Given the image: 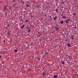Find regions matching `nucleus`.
Masks as SVG:
<instances>
[{"mask_svg":"<svg viewBox=\"0 0 78 78\" xmlns=\"http://www.w3.org/2000/svg\"><path fill=\"white\" fill-rule=\"evenodd\" d=\"M28 51H27V52H28Z\"/></svg>","mask_w":78,"mask_h":78,"instance_id":"obj_44","label":"nucleus"},{"mask_svg":"<svg viewBox=\"0 0 78 78\" xmlns=\"http://www.w3.org/2000/svg\"><path fill=\"white\" fill-rule=\"evenodd\" d=\"M9 9H11V7H10Z\"/></svg>","mask_w":78,"mask_h":78,"instance_id":"obj_26","label":"nucleus"},{"mask_svg":"<svg viewBox=\"0 0 78 78\" xmlns=\"http://www.w3.org/2000/svg\"><path fill=\"white\" fill-rule=\"evenodd\" d=\"M15 0H13V2H14V1H15Z\"/></svg>","mask_w":78,"mask_h":78,"instance_id":"obj_38","label":"nucleus"},{"mask_svg":"<svg viewBox=\"0 0 78 78\" xmlns=\"http://www.w3.org/2000/svg\"><path fill=\"white\" fill-rule=\"evenodd\" d=\"M30 29L29 28V30L28 31L27 33H30Z\"/></svg>","mask_w":78,"mask_h":78,"instance_id":"obj_9","label":"nucleus"},{"mask_svg":"<svg viewBox=\"0 0 78 78\" xmlns=\"http://www.w3.org/2000/svg\"><path fill=\"white\" fill-rule=\"evenodd\" d=\"M76 76H78V75L76 74Z\"/></svg>","mask_w":78,"mask_h":78,"instance_id":"obj_23","label":"nucleus"},{"mask_svg":"<svg viewBox=\"0 0 78 78\" xmlns=\"http://www.w3.org/2000/svg\"><path fill=\"white\" fill-rule=\"evenodd\" d=\"M9 25H7V27H9Z\"/></svg>","mask_w":78,"mask_h":78,"instance_id":"obj_28","label":"nucleus"},{"mask_svg":"<svg viewBox=\"0 0 78 78\" xmlns=\"http://www.w3.org/2000/svg\"><path fill=\"white\" fill-rule=\"evenodd\" d=\"M59 28L58 27H57L55 29V30H56L57 31H59Z\"/></svg>","mask_w":78,"mask_h":78,"instance_id":"obj_2","label":"nucleus"},{"mask_svg":"<svg viewBox=\"0 0 78 78\" xmlns=\"http://www.w3.org/2000/svg\"><path fill=\"white\" fill-rule=\"evenodd\" d=\"M62 8H63V6H62Z\"/></svg>","mask_w":78,"mask_h":78,"instance_id":"obj_34","label":"nucleus"},{"mask_svg":"<svg viewBox=\"0 0 78 78\" xmlns=\"http://www.w3.org/2000/svg\"><path fill=\"white\" fill-rule=\"evenodd\" d=\"M55 11H56V12H58V9H55Z\"/></svg>","mask_w":78,"mask_h":78,"instance_id":"obj_14","label":"nucleus"},{"mask_svg":"<svg viewBox=\"0 0 78 78\" xmlns=\"http://www.w3.org/2000/svg\"><path fill=\"white\" fill-rule=\"evenodd\" d=\"M5 10H7V8H6V7H5Z\"/></svg>","mask_w":78,"mask_h":78,"instance_id":"obj_24","label":"nucleus"},{"mask_svg":"<svg viewBox=\"0 0 78 78\" xmlns=\"http://www.w3.org/2000/svg\"><path fill=\"white\" fill-rule=\"evenodd\" d=\"M56 41H57V42H59V39H57Z\"/></svg>","mask_w":78,"mask_h":78,"instance_id":"obj_15","label":"nucleus"},{"mask_svg":"<svg viewBox=\"0 0 78 78\" xmlns=\"http://www.w3.org/2000/svg\"><path fill=\"white\" fill-rule=\"evenodd\" d=\"M15 52H16V53L17 52V49L15 50Z\"/></svg>","mask_w":78,"mask_h":78,"instance_id":"obj_13","label":"nucleus"},{"mask_svg":"<svg viewBox=\"0 0 78 78\" xmlns=\"http://www.w3.org/2000/svg\"><path fill=\"white\" fill-rule=\"evenodd\" d=\"M43 76H44V74H43Z\"/></svg>","mask_w":78,"mask_h":78,"instance_id":"obj_29","label":"nucleus"},{"mask_svg":"<svg viewBox=\"0 0 78 78\" xmlns=\"http://www.w3.org/2000/svg\"><path fill=\"white\" fill-rule=\"evenodd\" d=\"M70 19L66 20V23H69V22H70Z\"/></svg>","mask_w":78,"mask_h":78,"instance_id":"obj_1","label":"nucleus"},{"mask_svg":"<svg viewBox=\"0 0 78 78\" xmlns=\"http://www.w3.org/2000/svg\"><path fill=\"white\" fill-rule=\"evenodd\" d=\"M73 16H76V14L74 13L73 14Z\"/></svg>","mask_w":78,"mask_h":78,"instance_id":"obj_19","label":"nucleus"},{"mask_svg":"<svg viewBox=\"0 0 78 78\" xmlns=\"http://www.w3.org/2000/svg\"><path fill=\"white\" fill-rule=\"evenodd\" d=\"M25 11L23 12V13H25Z\"/></svg>","mask_w":78,"mask_h":78,"instance_id":"obj_32","label":"nucleus"},{"mask_svg":"<svg viewBox=\"0 0 78 78\" xmlns=\"http://www.w3.org/2000/svg\"><path fill=\"white\" fill-rule=\"evenodd\" d=\"M31 17H33V16H31Z\"/></svg>","mask_w":78,"mask_h":78,"instance_id":"obj_30","label":"nucleus"},{"mask_svg":"<svg viewBox=\"0 0 78 78\" xmlns=\"http://www.w3.org/2000/svg\"><path fill=\"white\" fill-rule=\"evenodd\" d=\"M28 22V20H26V22Z\"/></svg>","mask_w":78,"mask_h":78,"instance_id":"obj_22","label":"nucleus"},{"mask_svg":"<svg viewBox=\"0 0 78 78\" xmlns=\"http://www.w3.org/2000/svg\"><path fill=\"white\" fill-rule=\"evenodd\" d=\"M72 26V25H70V27H71Z\"/></svg>","mask_w":78,"mask_h":78,"instance_id":"obj_35","label":"nucleus"},{"mask_svg":"<svg viewBox=\"0 0 78 78\" xmlns=\"http://www.w3.org/2000/svg\"><path fill=\"white\" fill-rule=\"evenodd\" d=\"M54 78H56L58 77V75H54Z\"/></svg>","mask_w":78,"mask_h":78,"instance_id":"obj_3","label":"nucleus"},{"mask_svg":"<svg viewBox=\"0 0 78 78\" xmlns=\"http://www.w3.org/2000/svg\"><path fill=\"white\" fill-rule=\"evenodd\" d=\"M7 11L8 10V9H7Z\"/></svg>","mask_w":78,"mask_h":78,"instance_id":"obj_47","label":"nucleus"},{"mask_svg":"<svg viewBox=\"0 0 78 78\" xmlns=\"http://www.w3.org/2000/svg\"><path fill=\"white\" fill-rule=\"evenodd\" d=\"M8 31H9V29H8Z\"/></svg>","mask_w":78,"mask_h":78,"instance_id":"obj_39","label":"nucleus"},{"mask_svg":"<svg viewBox=\"0 0 78 78\" xmlns=\"http://www.w3.org/2000/svg\"><path fill=\"white\" fill-rule=\"evenodd\" d=\"M68 41V40L67 39L66 40V41Z\"/></svg>","mask_w":78,"mask_h":78,"instance_id":"obj_40","label":"nucleus"},{"mask_svg":"<svg viewBox=\"0 0 78 78\" xmlns=\"http://www.w3.org/2000/svg\"><path fill=\"white\" fill-rule=\"evenodd\" d=\"M64 16V14H62L61 15V16Z\"/></svg>","mask_w":78,"mask_h":78,"instance_id":"obj_21","label":"nucleus"},{"mask_svg":"<svg viewBox=\"0 0 78 78\" xmlns=\"http://www.w3.org/2000/svg\"><path fill=\"white\" fill-rule=\"evenodd\" d=\"M24 27H25V25H23L22 27H21V29H23V28Z\"/></svg>","mask_w":78,"mask_h":78,"instance_id":"obj_6","label":"nucleus"},{"mask_svg":"<svg viewBox=\"0 0 78 78\" xmlns=\"http://www.w3.org/2000/svg\"><path fill=\"white\" fill-rule=\"evenodd\" d=\"M61 62L62 64H65V62L64 61H62Z\"/></svg>","mask_w":78,"mask_h":78,"instance_id":"obj_8","label":"nucleus"},{"mask_svg":"<svg viewBox=\"0 0 78 78\" xmlns=\"http://www.w3.org/2000/svg\"><path fill=\"white\" fill-rule=\"evenodd\" d=\"M60 23H61V24H63V23H64V21H60Z\"/></svg>","mask_w":78,"mask_h":78,"instance_id":"obj_4","label":"nucleus"},{"mask_svg":"<svg viewBox=\"0 0 78 78\" xmlns=\"http://www.w3.org/2000/svg\"><path fill=\"white\" fill-rule=\"evenodd\" d=\"M57 18V17L56 16H55L54 18V20H56Z\"/></svg>","mask_w":78,"mask_h":78,"instance_id":"obj_5","label":"nucleus"},{"mask_svg":"<svg viewBox=\"0 0 78 78\" xmlns=\"http://www.w3.org/2000/svg\"><path fill=\"white\" fill-rule=\"evenodd\" d=\"M62 14H63V12H62Z\"/></svg>","mask_w":78,"mask_h":78,"instance_id":"obj_43","label":"nucleus"},{"mask_svg":"<svg viewBox=\"0 0 78 78\" xmlns=\"http://www.w3.org/2000/svg\"><path fill=\"white\" fill-rule=\"evenodd\" d=\"M1 57H2V56L0 55V58H1Z\"/></svg>","mask_w":78,"mask_h":78,"instance_id":"obj_27","label":"nucleus"},{"mask_svg":"<svg viewBox=\"0 0 78 78\" xmlns=\"http://www.w3.org/2000/svg\"><path fill=\"white\" fill-rule=\"evenodd\" d=\"M10 33H11L10 31H9V32H8V34H10Z\"/></svg>","mask_w":78,"mask_h":78,"instance_id":"obj_17","label":"nucleus"},{"mask_svg":"<svg viewBox=\"0 0 78 78\" xmlns=\"http://www.w3.org/2000/svg\"><path fill=\"white\" fill-rule=\"evenodd\" d=\"M62 18H63V19H66V16H62Z\"/></svg>","mask_w":78,"mask_h":78,"instance_id":"obj_12","label":"nucleus"},{"mask_svg":"<svg viewBox=\"0 0 78 78\" xmlns=\"http://www.w3.org/2000/svg\"><path fill=\"white\" fill-rule=\"evenodd\" d=\"M38 34H39V32H38Z\"/></svg>","mask_w":78,"mask_h":78,"instance_id":"obj_37","label":"nucleus"},{"mask_svg":"<svg viewBox=\"0 0 78 78\" xmlns=\"http://www.w3.org/2000/svg\"><path fill=\"white\" fill-rule=\"evenodd\" d=\"M43 70H41V72H42H42H43Z\"/></svg>","mask_w":78,"mask_h":78,"instance_id":"obj_36","label":"nucleus"},{"mask_svg":"<svg viewBox=\"0 0 78 78\" xmlns=\"http://www.w3.org/2000/svg\"><path fill=\"white\" fill-rule=\"evenodd\" d=\"M71 22H72V20H71Z\"/></svg>","mask_w":78,"mask_h":78,"instance_id":"obj_42","label":"nucleus"},{"mask_svg":"<svg viewBox=\"0 0 78 78\" xmlns=\"http://www.w3.org/2000/svg\"><path fill=\"white\" fill-rule=\"evenodd\" d=\"M49 17H50V19H51V16H49Z\"/></svg>","mask_w":78,"mask_h":78,"instance_id":"obj_25","label":"nucleus"},{"mask_svg":"<svg viewBox=\"0 0 78 78\" xmlns=\"http://www.w3.org/2000/svg\"><path fill=\"white\" fill-rule=\"evenodd\" d=\"M72 39H73V38H72Z\"/></svg>","mask_w":78,"mask_h":78,"instance_id":"obj_48","label":"nucleus"},{"mask_svg":"<svg viewBox=\"0 0 78 78\" xmlns=\"http://www.w3.org/2000/svg\"><path fill=\"white\" fill-rule=\"evenodd\" d=\"M46 23H47V22H46Z\"/></svg>","mask_w":78,"mask_h":78,"instance_id":"obj_46","label":"nucleus"},{"mask_svg":"<svg viewBox=\"0 0 78 78\" xmlns=\"http://www.w3.org/2000/svg\"><path fill=\"white\" fill-rule=\"evenodd\" d=\"M44 53H45L46 55H48V53H47V51H44Z\"/></svg>","mask_w":78,"mask_h":78,"instance_id":"obj_10","label":"nucleus"},{"mask_svg":"<svg viewBox=\"0 0 78 78\" xmlns=\"http://www.w3.org/2000/svg\"><path fill=\"white\" fill-rule=\"evenodd\" d=\"M21 21H23V20H22V19H21Z\"/></svg>","mask_w":78,"mask_h":78,"instance_id":"obj_33","label":"nucleus"},{"mask_svg":"<svg viewBox=\"0 0 78 78\" xmlns=\"http://www.w3.org/2000/svg\"><path fill=\"white\" fill-rule=\"evenodd\" d=\"M8 35H10V34H8Z\"/></svg>","mask_w":78,"mask_h":78,"instance_id":"obj_31","label":"nucleus"},{"mask_svg":"<svg viewBox=\"0 0 78 78\" xmlns=\"http://www.w3.org/2000/svg\"><path fill=\"white\" fill-rule=\"evenodd\" d=\"M67 45L69 47H70V44H67Z\"/></svg>","mask_w":78,"mask_h":78,"instance_id":"obj_11","label":"nucleus"},{"mask_svg":"<svg viewBox=\"0 0 78 78\" xmlns=\"http://www.w3.org/2000/svg\"><path fill=\"white\" fill-rule=\"evenodd\" d=\"M40 59L41 58H39V57H38V58H37V60H38V61H40Z\"/></svg>","mask_w":78,"mask_h":78,"instance_id":"obj_7","label":"nucleus"},{"mask_svg":"<svg viewBox=\"0 0 78 78\" xmlns=\"http://www.w3.org/2000/svg\"><path fill=\"white\" fill-rule=\"evenodd\" d=\"M63 12H64V11H63Z\"/></svg>","mask_w":78,"mask_h":78,"instance_id":"obj_45","label":"nucleus"},{"mask_svg":"<svg viewBox=\"0 0 78 78\" xmlns=\"http://www.w3.org/2000/svg\"><path fill=\"white\" fill-rule=\"evenodd\" d=\"M26 6L27 7H29V5H28L27 4Z\"/></svg>","mask_w":78,"mask_h":78,"instance_id":"obj_18","label":"nucleus"},{"mask_svg":"<svg viewBox=\"0 0 78 78\" xmlns=\"http://www.w3.org/2000/svg\"><path fill=\"white\" fill-rule=\"evenodd\" d=\"M43 74L44 75H45V72H44L43 73Z\"/></svg>","mask_w":78,"mask_h":78,"instance_id":"obj_16","label":"nucleus"},{"mask_svg":"<svg viewBox=\"0 0 78 78\" xmlns=\"http://www.w3.org/2000/svg\"><path fill=\"white\" fill-rule=\"evenodd\" d=\"M4 42H5V41H4Z\"/></svg>","mask_w":78,"mask_h":78,"instance_id":"obj_41","label":"nucleus"},{"mask_svg":"<svg viewBox=\"0 0 78 78\" xmlns=\"http://www.w3.org/2000/svg\"><path fill=\"white\" fill-rule=\"evenodd\" d=\"M57 28V27H54V28H55V29H56Z\"/></svg>","mask_w":78,"mask_h":78,"instance_id":"obj_20","label":"nucleus"}]
</instances>
